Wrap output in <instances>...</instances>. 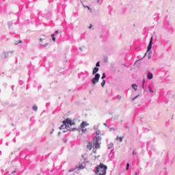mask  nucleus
<instances>
[{
	"mask_svg": "<svg viewBox=\"0 0 175 175\" xmlns=\"http://www.w3.org/2000/svg\"><path fill=\"white\" fill-rule=\"evenodd\" d=\"M92 148H93L92 153L90 154V161H95L96 158H99V155L96 156V150H99V148H95V146H94V144H92V142H88L87 145V150H89V151H91Z\"/></svg>",
	"mask_w": 175,
	"mask_h": 175,
	"instance_id": "1",
	"label": "nucleus"
},
{
	"mask_svg": "<svg viewBox=\"0 0 175 175\" xmlns=\"http://www.w3.org/2000/svg\"><path fill=\"white\" fill-rule=\"evenodd\" d=\"M96 136L93 138V144L95 148H100V144H102V137L99 136L100 135V130H96Z\"/></svg>",
	"mask_w": 175,
	"mask_h": 175,
	"instance_id": "2",
	"label": "nucleus"
},
{
	"mask_svg": "<svg viewBox=\"0 0 175 175\" xmlns=\"http://www.w3.org/2000/svg\"><path fill=\"white\" fill-rule=\"evenodd\" d=\"M107 170V166L103 163H100L96 167V175H106V171Z\"/></svg>",
	"mask_w": 175,
	"mask_h": 175,
	"instance_id": "3",
	"label": "nucleus"
},
{
	"mask_svg": "<svg viewBox=\"0 0 175 175\" xmlns=\"http://www.w3.org/2000/svg\"><path fill=\"white\" fill-rule=\"evenodd\" d=\"M72 125H75V120H72L70 118L66 119L63 122V124L59 127V129H68L69 131V126H72Z\"/></svg>",
	"mask_w": 175,
	"mask_h": 175,
	"instance_id": "4",
	"label": "nucleus"
},
{
	"mask_svg": "<svg viewBox=\"0 0 175 175\" xmlns=\"http://www.w3.org/2000/svg\"><path fill=\"white\" fill-rule=\"evenodd\" d=\"M39 42L42 47H47L49 46V42L47 40H46L44 35L42 36V37L39 39Z\"/></svg>",
	"mask_w": 175,
	"mask_h": 175,
	"instance_id": "5",
	"label": "nucleus"
},
{
	"mask_svg": "<svg viewBox=\"0 0 175 175\" xmlns=\"http://www.w3.org/2000/svg\"><path fill=\"white\" fill-rule=\"evenodd\" d=\"M99 79H100V75L97 73L94 75V77L92 79V84L95 85V84L99 83Z\"/></svg>",
	"mask_w": 175,
	"mask_h": 175,
	"instance_id": "6",
	"label": "nucleus"
},
{
	"mask_svg": "<svg viewBox=\"0 0 175 175\" xmlns=\"http://www.w3.org/2000/svg\"><path fill=\"white\" fill-rule=\"evenodd\" d=\"M151 49H152V37L150 38L149 44L148 46L147 53H148V59H150V58H151V53H152V51L150 52V50H151Z\"/></svg>",
	"mask_w": 175,
	"mask_h": 175,
	"instance_id": "7",
	"label": "nucleus"
},
{
	"mask_svg": "<svg viewBox=\"0 0 175 175\" xmlns=\"http://www.w3.org/2000/svg\"><path fill=\"white\" fill-rule=\"evenodd\" d=\"M88 123H87L86 122H83L81 124V131L83 132H85L87 131V129H85V126H88Z\"/></svg>",
	"mask_w": 175,
	"mask_h": 175,
	"instance_id": "8",
	"label": "nucleus"
},
{
	"mask_svg": "<svg viewBox=\"0 0 175 175\" xmlns=\"http://www.w3.org/2000/svg\"><path fill=\"white\" fill-rule=\"evenodd\" d=\"M85 167V165H84L83 163H79L77 165V169H78V170H83V169H84Z\"/></svg>",
	"mask_w": 175,
	"mask_h": 175,
	"instance_id": "9",
	"label": "nucleus"
},
{
	"mask_svg": "<svg viewBox=\"0 0 175 175\" xmlns=\"http://www.w3.org/2000/svg\"><path fill=\"white\" fill-rule=\"evenodd\" d=\"M98 72H99V68H97V67H95V68L93 69L92 75H96V74L98 73Z\"/></svg>",
	"mask_w": 175,
	"mask_h": 175,
	"instance_id": "10",
	"label": "nucleus"
},
{
	"mask_svg": "<svg viewBox=\"0 0 175 175\" xmlns=\"http://www.w3.org/2000/svg\"><path fill=\"white\" fill-rule=\"evenodd\" d=\"M147 77L149 80H152V79L154 77V75H152V72H148Z\"/></svg>",
	"mask_w": 175,
	"mask_h": 175,
	"instance_id": "11",
	"label": "nucleus"
},
{
	"mask_svg": "<svg viewBox=\"0 0 175 175\" xmlns=\"http://www.w3.org/2000/svg\"><path fill=\"white\" fill-rule=\"evenodd\" d=\"M87 50V47L85 46H81L79 47V51H85Z\"/></svg>",
	"mask_w": 175,
	"mask_h": 175,
	"instance_id": "12",
	"label": "nucleus"
},
{
	"mask_svg": "<svg viewBox=\"0 0 175 175\" xmlns=\"http://www.w3.org/2000/svg\"><path fill=\"white\" fill-rule=\"evenodd\" d=\"M133 90H134L135 91H137V85H136L135 83H133L132 85H131Z\"/></svg>",
	"mask_w": 175,
	"mask_h": 175,
	"instance_id": "13",
	"label": "nucleus"
},
{
	"mask_svg": "<svg viewBox=\"0 0 175 175\" xmlns=\"http://www.w3.org/2000/svg\"><path fill=\"white\" fill-rule=\"evenodd\" d=\"M113 143H110V144H109L107 145V148H108V150H111V148H113Z\"/></svg>",
	"mask_w": 175,
	"mask_h": 175,
	"instance_id": "14",
	"label": "nucleus"
},
{
	"mask_svg": "<svg viewBox=\"0 0 175 175\" xmlns=\"http://www.w3.org/2000/svg\"><path fill=\"white\" fill-rule=\"evenodd\" d=\"M84 8L90 10V13H92V8H90L88 5H83Z\"/></svg>",
	"mask_w": 175,
	"mask_h": 175,
	"instance_id": "15",
	"label": "nucleus"
},
{
	"mask_svg": "<svg viewBox=\"0 0 175 175\" xmlns=\"http://www.w3.org/2000/svg\"><path fill=\"white\" fill-rule=\"evenodd\" d=\"M140 95H137L135 97L131 99V102H135V100H136V99H137V98H139Z\"/></svg>",
	"mask_w": 175,
	"mask_h": 175,
	"instance_id": "16",
	"label": "nucleus"
},
{
	"mask_svg": "<svg viewBox=\"0 0 175 175\" xmlns=\"http://www.w3.org/2000/svg\"><path fill=\"white\" fill-rule=\"evenodd\" d=\"M148 88L149 91L151 92V94H154V90H152V88H151L150 85H148Z\"/></svg>",
	"mask_w": 175,
	"mask_h": 175,
	"instance_id": "17",
	"label": "nucleus"
},
{
	"mask_svg": "<svg viewBox=\"0 0 175 175\" xmlns=\"http://www.w3.org/2000/svg\"><path fill=\"white\" fill-rule=\"evenodd\" d=\"M51 38H52V40L53 41V42H55V34H54V33H53V34H51Z\"/></svg>",
	"mask_w": 175,
	"mask_h": 175,
	"instance_id": "18",
	"label": "nucleus"
},
{
	"mask_svg": "<svg viewBox=\"0 0 175 175\" xmlns=\"http://www.w3.org/2000/svg\"><path fill=\"white\" fill-rule=\"evenodd\" d=\"M105 84H106V80L103 79L101 82V86L105 87Z\"/></svg>",
	"mask_w": 175,
	"mask_h": 175,
	"instance_id": "19",
	"label": "nucleus"
},
{
	"mask_svg": "<svg viewBox=\"0 0 175 175\" xmlns=\"http://www.w3.org/2000/svg\"><path fill=\"white\" fill-rule=\"evenodd\" d=\"M94 131H98L99 129V125H95L94 126Z\"/></svg>",
	"mask_w": 175,
	"mask_h": 175,
	"instance_id": "20",
	"label": "nucleus"
},
{
	"mask_svg": "<svg viewBox=\"0 0 175 175\" xmlns=\"http://www.w3.org/2000/svg\"><path fill=\"white\" fill-rule=\"evenodd\" d=\"M117 140H119L120 142H122V140L124 139V137H117L116 138Z\"/></svg>",
	"mask_w": 175,
	"mask_h": 175,
	"instance_id": "21",
	"label": "nucleus"
},
{
	"mask_svg": "<svg viewBox=\"0 0 175 175\" xmlns=\"http://www.w3.org/2000/svg\"><path fill=\"white\" fill-rule=\"evenodd\" d=\"M33 110H34V111H36L38 110V106L36 105L33 106Z\"/></svg>",
	"mask_w": 175,
	"mask_h": 175,
	"instance_id": "22",
	"label": "nucleus"
},
{
	"mask_svg": "<svg viewBox=\"0 0 175 175\" xmlns=\"http://www.w3.org/2000/svg\"><path fill=\"white\" fill-rule=\"evenodd\" d=\"M126 170H129V163H126Z\"/></svg>",
	"mask_w": 175,
	"mask_h": 175,
	"instance_id": "23",
	"label": "nucleus"
},
{
	"mask_svg": "<svg viewBox=\"0 0 175 175\" xmlns=\"http://www.w3.org/2000/svg\"><path fill=\"white\" fill-rule=\"evenodd\" d=\"M100 63L99 62H98L96 64V68H98L99 66H100Z\"/></svg>",
	"mask_w": 175,
	"mask_h": 175,
	"instance_id": "24",
	"label": "nucleus"
},
{
	"mask_svg": "<svg viewBox=\"0 0 175 175\" xmlns=\"http://www.w3.org/2000/svg\"><path fill=\"white\" fill-rule=\"evenodd\" d=\"M101 79H106V74L103 73V76H102V77H101Z\"/></svg>",
	"mask_w": 175,
	"mask_h": 175,
	"instance_id": "25",
	"label": "nucleus"
},
{
	"mask_svg": "<svg viewBox=\"0 0 175 175\" xmlns=\"http://www.w3.org/2000/svg\"><path fill=\"white\" fill-rule=\"evenodd\" d=\"M146 83V80L143 79L142 88H144V83Z\"/></svg>",
	"mask_w": 175,
	"mask_h": 175,
	"instance_id": "26",
	"label": "nucleus"
},
{
	"mask_svg": "<svg viewBox=\"0 0 175 175\" xmlns=\"http://www.w3.org/2000/svg\"><path fill=\"white\" fill-rule=\"evenodd\" d=\"M12 25H13V23H12V22H9L8 23L9 27H12Z\"/></svg>",
	"mask_w": 175,
	"mask_h": 175,
	"instance_id": "27",
	"label": "nucleus"
},
{
	"mask_svg": "<svg viewBox=\"0 0 175 175\" xmlns=\"http://www.w3.org/2000/svg\"><path fill=\"white\" fill-rule=\"evenodd\" d=\"M53 133H54V129H52V130L50 131V134H51V135H53Z\"/></svg>",
	"mask_w": 175,
	"mask_h": 175,
	"instance_id": "28",
	"label": "nucleus"
},
{
	"mask_svg": "<svg viewBox=\"0 0 175 175\" xmlns=\"http://www.w3.org/2000/svg\"><path fill=\"white\" fill-rule=\"evenodd\" d=\"M118 100H120V99H122V97H121V96H118Z\"/></svg>",
	"mask_w": 175,
	"mask_h": 175,
	"instance_id": "29",
	"label": "nucleus"
},
{
	"mask_svg": "<svg viewBox=\"0 0 175 175\" xmlns=\"http://www.w3.org/2000/svg\"><path fill=\"white\" fill-rule=\"evenodd\" d=\"M109 131H110V132H111V131H116V129H114V128H111V129H109Z\"/></svg>",
	"mask_w": 175,
	"mask_h": 175,
	"instance_id": "30",
	"label": "nucleus"
},
{
	"mask_svg": "<svg viewBox=\"0 0 175 175\" xmlns=\"http://www.w3.org/2000/svg\"><path fill=\"white\" fill-rule=\"evenodd\" d=\"M76 131V128H73V129H72V130H70V131Z\"/></svg>",
	"mask_w": 175,
	"mask_h": 175,
	"instance_id": "31",
	"label": "nucleus"
},
{
	"mask_svg": "<svg viewBox=\"0 0 175 175\" xmlns=\"http://www.w3.org/2000/svg\"><path fill=\"white\" fill-rule=\"evenodd\" d=\"M92 27V25H90V26L89 27V29H91Z\"/></svg>",
	"mask_w": 175,
	"mask_h": 175,
	"instance_id": "32",
	"label": "nucleus"
},
{
	"mask_svg": "<svg viewBox=\"0 0 175 175\" xmlns=\"http://www.w3.org/2000/svg\"><path fill=\"white\" fill-rule=\"evenodd\" d=\"M18 43L21 44V43H23V41L22 40H19Z\"/></svg>",
	"mask_w": 175,
	"mask_h": 175,
	"instance_id": "33",
	"label": "nucleus"
},
{
	"mask_svg": "<svg viewBox=\"0 0 175 175\" xmlns=\"http://www.w3.org/2000/svg\"><path fill=\"white\" fill-rule=\"evenodd\" d=\"M104 125H105V126H107V124H106V123H104Z\"/></svg>",
	"mask_w": 175,
	"mask_h": 175,
	"instance_id": "34",
	"label": "nucleus"
},
{
	"mask_svg": "<svg viewBox=\"0 0 175 175\" xmlns=\"http://www.w3.org/2000/svg\"><path fill=\"white\" fill-rule=\"evenodd\" d=\"M58 32H59L58 30L55 31V33H58Z\"/></svg>",
	"mask_w": 175,
	"mask_h": 175,
	"instance_id": "35",
	"label": "nucleus"
},
{
	"mask_svg": "<svg viewBox=\"0 0 175 175\" xmlns=\"http://www.w3.org/2000/svg\"><path fill=\"white\" fill-rule=\"evenodd\" d=\"M68 172H69V173H72V172H73V170H69Z\"/></svg>",
	"mask_w": 175,
	"mask_h": 175,
	"instance_id": "36",
	"label": "nucleus"
},
{
	"mask_svg": "<svg viewBox=\"0 0 175 175\" xmlns=\"http://www.w3.org/2000/svg\"><path fill=\"white\" fill-rule=\"evenodd\" d=\"M9 53H10L11 54H13L14 52H13V51H10V52H9Z\"/></svg>",
	"mask_w": 175,
	"mask_h": 175,
	"instance_id": "37",
	"label": "nucleus"
},
{
	"mask_svg": "<svg viewBox=\"0 0 175 175\" xmlns=\"http://www.w3.org/2000/svg\"><path fill=\"white\" fill-rule=\"evenodd\" d=\"M59 135H61V132H59V133H58V135H59Z\"/></svg>",
	"mask_w": 175,
	"mask_h": 175,
	"instance_id": "38",
	"label": "nucleus"
},
{
	"mask_svg": "<svg viewBox=\"0 0 175 175\" xmlns=\"http://www.w3.org/2000/svg\"><path fill=\"white\" fill-rule=\"evenodd\" d=\"M14 173H16V171H14V172H12V174H14Z\"/></svg>",
	"mask_w": 175,
	"mask_h": 175,
	"instance_id": "39",
	"label": "nucleus"
},
{
	"mask_svg": "<svg viewBox=\"0 0 175 175\" xmlns=\"http://www.w3.org/2000/svg\"><path fill=\"white\" fill-rule=\"evenodd\" d=\"M146 55H147V53H146V54L144 55V58L146 57Z\"/></svg>",
	"mask_w": 175,
	"mask_h": 175,
	"instance_id": "40",
	"label": "nucleus"
},
{
	"mask_svg": "<svg viewBox=\"0 0 175 175\" xmlns=\"http://www.w3.org/2000/svg\"><path fill=\"white\" fill-rule=\"evenodd\" d=\"M133 155H135V151L133 152Z\"/></svg>",
	"mask_w": 175,
	"mask_h": 175,
	"instance_id": "41",
	"label": "nucleus"
},
{
	"mask_svg": "<svg viewBox=\"0 0 175 175\" xmlns=\"http://www.w3.org/2000/svg\"><path fill=\"white\" fill-rule=\"evenodd\" d=\"M100 0H97V2H98V3H99V1H100Z\"/></svg>",
	"mask_w": 175,
	"mask_h": 175,
	"instance_id": "42",
	"label": "nucleus"
},
{
	"mask_svg": "<svg viewBox=\"0 0 175 175\" xmlns=\"http://www.w3.org/2000/svg\"><path fill=\"white\" fill-rule=\"evenodd\" d=\"M135 175H137V172H135Z\"/></svg>",
	"mask_w": 175,
	"mask_h": 175,
	"instance_id": "43",
	"label": "nucleus"
},
{
	"mask_svg": "<svg viewBox=\"0 0 175 175\" xmlns=\"http://www.w3.org/2000/svg\"><path fill=\"white\" fill-rule=\"evenodd\" d=\"M15 44H18V43H16Z\"/></svg>",
	"mask_w": 175,
	"mask_h": 175,
	"instance_id": "44",
	"label": "nucleus"
},
{
	"mask_svg": "<svg viewBox=\"0 0 175 175\" xmlns=\"http://www.w3.org/2000/svg\"><path fill=\"white\" fill-rule=\"evenodd\" d=\"M83 157V158H84V156H82Z\"/></svg>",
	"mask_w": 175,
	"mask_h": 175,
	"instance_id": "45",
	"label": "nucleus"
}]
</instances>
